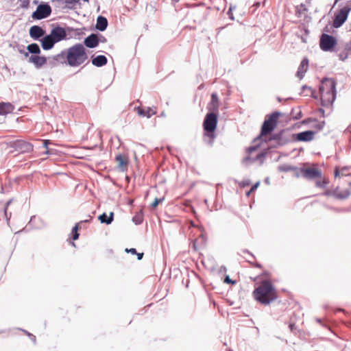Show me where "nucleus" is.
Returning <instances> with one entry per match:
<instances>
[{"label":"nucleus","mask_w":351,"mask_h":351,"mask_svg":"<svg viewBox=\"0 0 351 351\" xmlns=\"http://www.w3.org/2000/svg\"><path fill=\"white\" fill-rule=\"evenodd\" d=\"M254 299L260 304L269 305L278 298V293L271 280H265L253 291Z\"/></svg>","instance_id":"1"},{"label":"nucleus","mask_w":351,"mask_h":351,"mask_svg":"<svg viewBox=\"0 0 351 351\" xmlns=\"http://www.w3.org/2000/svg\"><path fill=\"white\" fill-rule=\"evenodd\" d=\"M337 82L333 78L325 77L319 86L321 105L324 107L332 106L337 97Z\"/></svg>","instance_id":"2"},{"label":"nucleus","mask_w":351,"mask_h":351,"mask_svg":"<svg viewBox=\"0 0 351 351\" xmlns=\"http://www.w3.org/2000/svg\"><path fill=\"white\" fill-rule=\"evenodd\" d=\"M68 65L71 67H76L83 64L88 58L87 51L84 45L76 43L66 49Z\"/></svg>","instance_id":"3"},{"label":"nucleus","mask_w":351,"mask_h":351,"mask_svg":"<svg viewBox=\"0 0 351 351\" xmlns=\"http://www.w3.org/2000/svg\"><path fill=\"white\" fill-rule=\"evenodd\" d=\"M219 114L217 112L212 111L208 112L203 121L204 136L208 137V144L213 145L216 138L215 130L217 127Z\"/></svg>","instance_id":"4"},{"label":"nucleus","mask_w":351,"mask_h":351,"mask_svg":"<svg viewBox=\"0 0 351 351\" xmlns=\"http://www.w3.org/2000/svg\"><path fill=\"white\" fill-rule=\"evenodd\" d=\"M280 115L281 112L279 111H274L272 113L266 115L261 125L260 134L254 139V141L261 139L263 136L270 134L278 125V119Z\"/></svg>","instance_id":"5"},{"label":"nucleus","mask_w":351,"mask_h":351,"mask_svg":"<svg viewBox=\"0 0 351 351\" xmlns=\"http://www.w3.org/2000/svg\"><path fill=\"white\" fill-rule=\"evenodd\" d=\"M51 29L50 35L58 43L66 40L69 37L71 32L74 30V27H61L58 23H53L51 25Z\"/></svg>","instance_id":"6"},{"label":"nucleus","mask_w":351,"mask_h":351,"mask_svg":"<svg viewBox=\"0 0 351 351\" xmlns=\"http://www.w3.org/2000/svg\"><path fill=\"white\" fill-rule=\"evenodd\" d=\"M351 12V3L350 1L342 8H339L334 15L332 27L337 29L341 27L347 21Z\"/></svg>","instance_id":"7"},{"label":"nucleus","mask_w":351,"mask_h":351,"mask_svg":"<svg viewBox=\"0 0 351 351\" xmlns=\"http://www.w3.org/2000/svg\"><path fill=\"white\" fill-rule=\"evenodd\" d=\"M337 45V40L332 35L322 33L319 36V47L323 51L333 52Z\"/></svg>","instance_id":"8"},{"label":"nucleus","mask_w":351,"mask_h":351,"mask_svg":"<svg viewBox=\"0 0 351 351\" xmlns=\"http://www.w3.org/2000/svg\"><path fill=\"white\" fill-rule=\"evenodd\" d=\"M8 146L19 154L30 153L34 150V145L31 143L23 139L10 141Z\"/></svg>","instance_id":"9"},{"label":"nucleus","mask_w":351,"mask_h":351,"mask_svg":"<svg viewBox=\"0 0 351 351\" xmlns=\"http://www.w3.org/2000/svg\"><path fill=\"white\" fill-rule=\"evenodd\" d=\"M52 12L51 7L47 2H40L36 10L32 12V18L34 20H42L49 17Z\"/></svg>","instance_id":"10"},{"label":"nucleus","mask_w":351,"mask_h":351,"mask_svg":"<svg viewBox=\"0 0 351 351\" xmlns=\"http://www.w3.org/2000/svg\"><path fill=\"white\" fill-rule=\"evenodd\" d=\"M67 56L66 49L62 50L60 53L55 55L53 56L49 57V64L51 67L58 66L59 64H66L68 65V58H66Z\"/></svg>","instance_id":"11"},{"label":"nucleus","mask_w":351,"mask_h":351,"mask_svg":"<svg viewBox=\"0 0 351 351\" xmlns=\"http://www.w3.org/2000/svg\"><path fill=\"white\" fill-rule=\"evenodd\" d=\"M316 131L306 130L299 133L293 134V142H309L314 138Z\"/></svg>","instance_id":"12"},{"label":"nucleus","mask_w":351,"mask_h":351,"mask_svg":"<svg viewBox=\"0 0 351 351\" xmlns=\"http://www.w3.org/2000/svg\"><path fill=\"white\" fill-rule=\"evenodd\" d=\"M302 176L307 180H314L322 177V172L317 168L301 167L300 169Z\"/></svg>","instance_id":"13"},{"label":"nucleus","mask_w":351,"mask_h":351,"mask_svg":"<svg viewBox=\"0 0 351 351\" xmlns=\"http://www.w3.org/2000/svg\"><path fill=\"white\" fill-rule=\"evenodd\" d=\"M29 34L33 40L40 42L46 34V31L42 27L34 25L29 28Z\"/></svg>","instance_id":"14"},{"label":"nucleus","mask_w":351,"mask_h":351,"mask_svg":"<svg viewBox=\"0 0 351 351\" xmlns=\"http://www.w3.org/2000/svg\"><path fill=\"white\" fill-rule=\"evenodd\" d=\"M42 49L45 51H49L53 48L57 42L51 37L50 34H45L40 41Z\"/></svg>","instance_id":"15"},{"label":"nucleus","mask_w":351,"mask_h":351,"mask_svg":"<svg viewBox=\"0 0 351 351\" xmlns=\"http://www.w3.org/2000/svg\"><path fill=\"white\" fill-rule=\"evenodd\" d=\"M156 107H141L137 106L135 108V110L138 114L141 117L151 118L153 115L156 114V112L154 110Z\"/></svg>","instance_id":"16"},{"label":"nucleus","mask_w":351,"mask_h":351,"mask_svg":"<svg viewBox=\"0 0 351 351\" xmlns=\"http://www.w3.org/2000/svg\"><path fill=\"white\" fill-rule=\"evenodd\" d=\"M84 46L90 49L95 48L98 46L97 34L92 33L84 40Z\"/></svg>","instance_id":"17"},{"label":"nucleus","mask_w":351,"mask_h":351,"mask_svg":"<svg viewBox=\"0 0 351 351\" xmlns=\"http://www.w3.org/2000/svg\"><path fill=\"white\" fill-rule=\"evenodd\" d=\"M29 62L34 64L37 69L41 68L44 64L47 63V59L45 56H40L38 55H32L28 60Z\"/></svg>","instance_id":"18"},{"label":"nucleus","mask_w":351,"mask_h":351,"mask_svg":"<svg viewBox=\"0 0 351 351\" xmlns=\"http://www.w3.org/2000/svg\"><path fill=\"white\" fill-rule=\"evenodd\" d=\"M286 132H287L286 129H282V130H280V131H278V132H276L274 134L271 133V135L269 136H263L261 139H259V140L261 141L262 143H266L271 142V141H280V138H281L282 134L286 133Z\"/></svg>","instance_id":"19"},{"label":"nucleus","mask_w":351,"mask_h":351,"mask_svg":"<svg viewBox=\"0 0 351 351\" xmlns=\"http://www.w3.org/2000/svg\"><path fill=\"white\" fill-rule=\"evenodd\" d=\"M191 14L198 16L194 19V21L197 23H200L206 17V11L203 6L195 5L191 10Z\"/></svg>","instance_id":"20"},{"label":"nucleus","mask_w":351,"mask_h":351,"mask_svg":"<svg viewBox=\"0 0 351 351\" xmlns=\"http://www.w3.org/2000/svg\"><path fill=\"white\" fill-rule=\"evenodd\" d=\"M15 110V106L10 102H0V115H6L12 113Z\"/></svg>","instance_id":"21"},{"label":"nucleus","mask_w":351,"mask_h":351,"mask_svg":"<svg viewBox=\"0 0 351 351\" xmlns=\"http://www.w3.org/2000/svg\"><path fill=\"white\" fill-rule=\"evenodd\" d=\"M308 66V60L307 58H304L301 61L300 66L296 72V76L300 79H302L304 73L307 71Z\"/></svg>","instance_id":"22"},{"label":"nucleus","mask_w":351,"mask_h":351,"mask_svg":"<svg viewBox=\"0 0 351 351\" xmlns=\"http://www.w3.org/2000/svg\"><path fill=\"white\" fill-rule=\"evenodd\" d=\"M108 25V21L106 17L99 15L97 18L95 29L99 32L105 31Z\"/></svg>","instance_id":"23"},{"label":"nucleus","mask_w":351,"mask_h":351,"mask_svg":"<svg viewBox=\"0 0 351 351\" xmlns=\"http://www.w3.org/2000/svg\"><path fill=\"white\" fill-rule=\"evenodd\" d=\"M91 62L93 65L97 67H101L107 64L108 59L104 55H98L96 56L93 55L91 56Z\"/></svg>","instance_id":"24"},{"label":"nucleus","mask_w":351,"mask_h":351,"mask_svg":"<svg viewBox=\"0 0 351 351\" xmlns=\"http://www.w3.org/2000/svg\"><path fill=\"white\" fill-rule=\"evenodd\" d=\"M350 194L351 191L348 189L339 191V187H336L334 189L333 197L337 199H346L350 195Z\"/></svg>","instance_id":"25"},{"label":"nucleus","mask_w":351,"mask_h":351,"mask_svg":"<svg viewBox=\"0 0 351 351\" xmlns=\"http://www.w3.org/2000/svg\"><path fill=\"white\" fill-rule=\"evenodd\" d=\"M98 220L101 223H105L106 225H110L112 223V222L114 220V213L110 212L109 213V215H107L106 213H102L101 215H99Z\"/></svg>","instance_id":"26"},{"label":"nucleus","mask_w":351,"mask_h":351,"mask_svg":"<svg viewBox=\"0 0 351 351\" xmlns=\"http://www.w3.org/2000/svg\"><path fill=\"white\" fill-rule=\"evenodd\" d=\"M210 107H209V110L215 112L218 111L219 108V98L217 93H213L211 94V101L210 103Z\"/></svg>","instance_id":"27"},{"label":"nucleus","mask_w":351,"mask_h":351,"mask_svg":"<svg viewBox=\"0 0 351 351\" xmlns=\"http://www.w3.org/2000/svg\"><path fill=\"white\" fill-rule=\"evenodd\" d=\"M287 132L286 133H282L281 138H280V143L281 145H283L284 146L289 144L291 142H293V134H290L289 132V129H286Z\"/></svg>","instance_id":"28"},{"label":"nucleus","mask_w":351,"mask_h":351,"mask_svg":"<svg viewBox=\"0 0 351 351\" xmlns=\"http://www.w3.org/2000/svg\"><path fill=\"white\" fill-rule=\"evenodd\" d=\"M269 148L262 150L255 157L252 158V162H255L256 161H259L260 165H262L264 162V159L269 152Z\"/></svg>","instance_id":"29"},{"label":"nucleus","mask_w":351,"mask_h":351,"mask_svg":"<svg viewBox=\"0 0 351 351\" xmlns=\"http://www.w3.org/2000/svg\"><path fill=\"white\" fill-rule=\"evenodd\" d=\"M27 50H28L33 56L39 55L41 52L39 45L35 43L28 45Z\"/></svg>","instance_id":"30"},{"label":"nucleus","mask_w":351,"mask_h":351,"mask_svg":"<svg viewBox=\"0 0 351 351\" xmlns=\"http://www.w3.org/2000/svg\"><path fill=\"white\" fill-rule=\"evenodd\" d=\"M132 221L136 225H140L143 221V210H140L132 219Z\"/></svg>","instance_id":"31"},{"label":"nucleus","mask_w":351,"mask_h":351,"mask_svg":"<svg viewBox=\"0 0 351 351\" xmlns=\"http://www.w3.org/2000/svg\"><path fill=\"white\" fill-rule=\"evenodd\" d=\"M115 160L119 162V169L123 171L124 168L123 167L125 166L128 163L127 160L124 159L123 156L121 154H119L116 156Z\"/></svg>","instance_id":"32"},{"label":"nucleus","mask_w":351,"mask_h":351,"mask_svg":"<svg viewBox=\"0 0 351 351\" xmlns=\"http://www.w3.org/2000/svg\"><path fill=\"white\" fill-rule=\"evenodd\" d=\"M278 169L280 172H289L291 171H294L297 169V168L289 165L284 164L279 165Z\"/></svg>","instance_id":"33"},{"label":"nucleus","mask_w":351,"mask_h":351,"mask_svg":"<svg viewBox=\"0 0 351 351\" xmlns=\"http://www.w3.org/2000/svg\"><path fill=\"white\" fill-rule=\"evenodd\" d=\"M291 116L292 119L294 120H298L302 117V112L299 107L297 108H292Z\"/></svg>","instance_id":"34"},{"label":"nucleus","mask_w":351,"mask_h":351,"mask_svg":"<svg viewBox=\"0 0 351 351\" xmlns=\"http://www.w3.org/2000/svg\"><path fill=\"white\" fill-rule=\"evenodd\" d=\"M315 123L312 125V128L315 129L314 131H316V133H317L319 131H321L323 130L326 125L325 121L315 122Z\"/></svg>","instance_id":"35"},{"label":"nucleus","mask_w":351,"mask_h":351,"mask_svg":"<svg viewBox=\"0 0 351 351\" xmlns=\"http://www.w3.org/2000/svg\"><path fill=\"white\" fill-rule=\"evenodd\" d=\"M78 226L79 223H76L72 228L71 234H72V239L73 240H77L79 239L80 234L78 233Z\"/></svg>","instance_id":"36"},{"label":"nucleus","mask_w":351,"mask_h":351,"mask_svg":"<svg viewBox=\"0 0 351 351\" xmlns=\"http://www.w3.org/2000/svg\"><path fill=\"white\" fill-rule=\"evenodd\" d=\"M328 184V181L326 179L322 180H317L315 182V186L318 188H325Z\"/></svg>","instance_id":"37"},{"label":"nucleus","mask_w":351,"mask_h":351,"mask_svg":"<svg viewBox=\"0 0 351 351\" xmlns=\"http://www.w3.org/2000/svg\"><path fill=\"white\" fill-rule=\"evenodd\" d=\"M20 330L23 331L27 336H28V337H29V339L34 343H36V336L34 335L33 334L29 332L28 331L24 330V329H22V328H19Z\"/></svg>","instance_id":"38"},{"label":"nucleus","mask_w":351,"mask_h":351,"mask_svg":"<svg viewBox=\"0 0 351 351\" xmlns=\"http://www.w3.org/2000/svg\"><path fill=\"white\" fill-rule=\"evenodd\" d=\"M164 197L155 198L154 202L151 204L152 208H156L158 206V205L164 200Z\"/></svg>","instance_id":"39"},{"label":"nucleus","mask_w":351,"mask_h":351,"mask_svg":"<svg viewBox=\"0 0 351 351\" xmlns=\"http://www.w3.org/2000/svg\"><path fill=\"white\" fill-rule=\"evenodd\" d=\"M78 1L79 0H64V3L66 4V8L71 9L73 8V6H71L70 5H74L77 3Z\"/></svg>","instance_id":"40"},{"label":"nucleus","mask_w":351,"mask_h":351,"mask_svg":"<svg viewBox=\"0 0 351 351\" xmlns=\"http://www.w3.org/2000/svg\"><path fill=\"white\" fill-rule=\"evenodd\" d=\"M223 282L226 284H229V285H235L237 283L236 280H232L230 278L229 275L225 276L224 279H223Z\"/></svg>","instance_id":"41"},{"label":"nucleus","mask_w":351,"mask_h":351,"mask_svg":"<svg viewBox=\"0 0 351 351\" xmlns=\"http://www.w3.org/2000/svg\"><path fill=\"white\" fill-rule=\"evenodd\" d=\"M21 1L20 8L27 9L29 6V0H19Z\"/></svg>","instance_id":"42"},{"label":"nucleus","mask_w":351,"mask_h":351,"mask_svg":"<svg viewBox=\"0 0 351 351\" xmlns=\"http://www.w3.org/2000/svg\"><path fill=\"white\" fill-rule=\"evenodd\" d=\"M348 57L347 51H343L339 54V59L341 61H345Z\"/></svg>","instance_id":"43"},{"label":"nucleus","mask_w":351,"mask_h":351,"mask_svg":"<svg viewBox=\"0 0 351 351\" xmlns=\"http://www.w3.org/2000/svg\"><path fill=\"white\" fill-rule=\"evenodd\" d=\"M311 122H317V119L315 118L308 117L302 121V123L304 125L308 124Z\"/></svg>","instance_id":"44"},{"label":"nucleus","mask_w":351,"mask_h":351,"mask_svg":"<svg viewBox=\"0 0 351 351\" xmlns=\"http://www.w3.org/2000/svg\"><path fill=\"white\" fill-rule=\"evenodd\" d=\"M97 34V40H98V45L101 43H105L107 42V39L105 36H102L101 34L99 33H96Z\"/></svg>","instance_id":"45"},{"label":"nucleus","mask_w":351,"mask_h":351,"mask_svg":"<svg viewBox=\"0 0 351 351\" xmlns=\"http://www.w3.org/2000/svg\"><path fill=\"white\" fill-rule=\"evenodd\" d=\"M259 146H260V145L250 146L249 147L247 148V152L248 154H251L253 152L256 151L258 148Z\"/></svg>","instance_id":"46"},{"label":"nucleus","mask_w":351,"mask_h":351,"mask_svg":"<svg viewBox=\"0 0 351 351\" xmlns=\"http://www.w3.org/2000/svg\"><path fill=\"white\" fill-rule=\"evenodd\" d=\"M243 163L246 164L247 165H250L253 163L252 162V157L250 156H245L243 160Z\"/></svg>","instance_id":"47"},{"label":"nucleus","mask_w":351,"mask_h":351,"mask_svg":"<svg viewBox=\"0 0 351 351\" xmlns=\"http://www.w3.org/2000/svg\"><path fill=\"white\" fill-rule=\"evenodd\" d=\"M84 29H85V28H74L73 32H75V36H80L84 34Z\"/></svg>","instance_id":"48"},{"label":"nucleus","mask_w":351,"mask_h":351,"mask_svg":"<svg viewBox=\"0 0 351 351\" xmlns=\"http://www.w3.org/2000/svg\"><path fill=\"white\" fill-rule=\"evenodd\" d=\"M232 9L233 8L232 6H230L227 12V14L229 17L230 19L234 21V16L233 15V13H232Z\"/></svg>","instance_id":"49"},{"label":"nucleus","mask_w":351,"mask_h":351,"mask_svg":"<svg viewBox=\"0 0 351 351\" xmlns=\"http://www.w3.org/2000/svg\"><path fill=\"white\" fill-rule=\"evenodd\" d=\"M12 199H9L3 206L4 215H7V210L10 204L12 203Z\"/></svg>","instance_id":"50"},{"label":"nucleus","mask_w":351,"mask_h":351,"mask_svg":"<svg viewBox=\"0 0 351 351\" xmlns=\"http://www.w3.org/2000/svg\"><path fill=\"white\" fill-rule=\"evenodd\" d=\"M284 145H281V143L280 141H274V144L271 145L269 148H278Z\"/></svg>","instance_id":"51"},{"label":"nucleus","mask_w":351,"mask_h":351,"mask_svg":"<svg viewBox=\"0 0 351 351\" xmlns=\"http://www.w3.org/2000/svg\"><path fill=\"white\" fill-rule=\"evenodd\" d=\"M247 262H248L250 264H251L252 265H253L255 267H257V268H262L263 267L261 263H258V262L253 263L250 260H247Z\"/></svg>","instance_id":"52"},{"label":"nucleus","mask_w":351,"mask_h":351,"mask_svg":"<svg viewBox=\"0 0 351 351\" xmlns=\"http://www.w3.org/2000/svg\"><path fill=\"white\" fill-rule=\"evenodd\" d=\"M333 193H334V189L333 190L326 189L324 192L323 195L329 197V196H333Z\"/></svg>","instance_id":"53"},{"label":"nucleus","mask_w":351,"mask_h":351,"mask_svg":"<svg viewBox=\"0 0 351 351\" xmlns=\"http://www.w3.org/2000/svg\"><path fill=\"white\" fill-rule=\"evenodd\" d=\"M125 251L127 252V253H130L132 254H137V251L135 248H126L125 250Z\"/></svg>","instance_id":"54"},{"label":"nucleus","mask_w":351,"mask_h":351,"mask_svg":"<svg viewBox=\"0 0 351 351\" xmlns=\"http://www.w3.org/2000/svg\"><path fill=\"white\" fill-rule=\"evenodd\" d=\"M250 180H243L241 183H240V186H242V187H245L246 186H248L250 185Z\"/></svg>","instance_id":"55"},{"label":"nucleus","mask_w":351,"mask_h":351,"mask_svg":"<svg viewBox=\"0 0 351 351\" xmlns=\"http://www.w3.org/2000/svg\"><path fill=\"white\" fill-rule=\"evenodd\" d=\"M259 184H260V182H257L255 184H254L251 186L250 191H254L255 190H256V189L258 187Z\"/></svg>","instance_id":"56"},{"label":"nucleus","mask_w":351,"mask_h":351,"mask_svg":"<svg viewBox=\"0 0 351 351\" xmlns=\"http://www.w3.org/2000/svg\"><path fill=\"white\" fill-rule=\"evenodd\" d=\"M242 252L248 254L252 259H255V256L252 252H250L249 250L245 249V250H242Z\"/></svg>","instance_id":"57"},{"label":"nucleus","mask_w":351,"mask_h":351,"mask_svg":"<svg viewBox=\"0 0 351 351\" xmlns=\"http://www.w3.org/2000/svg\"><path fill=\"white\" fill-rule=\"evenodd\" d=\"M345 51H351V40L346 44Z\"/></svg>","instance_id":"58"},{"label":"nucleus","mask_w":351,"mask_h":351,"mask_svg":"<svg viewBox=\"0 0 351 351\" xmlns=\"http://www.w3.org/2000/svg\"><path fill=\"white\" fill-rule=\"evenodd\" d=\"M289 328H290V330L291 332H293L294 330L296 329V326L294 323H290L289 325Z\"/></svg>","instance_id":"59"},{"label":"nucleus","mask_w":351,"mask_h":351,"mask_svg":"<svg viewBox=\"0 0 351 351\" xmlns=\"http://www.w3.org/2000/svg\"><path fill=\"white\" fill-rule=\"evenodd\" d=\"M270 274L268 271H263L261 274L260 276L263 277H268L269 276Z\"/></svg>","instance_id":"60"},{"label":"nucleus","mask_w":351,"mask_h":351,"mask_svg":"<svg viewBox=\"0 0 351 351\" xmlns=\"http://www.w3.org/2000/svg\"><path fill=\"white\" fill-rule=\"evenodd\" d=\"M330 27H329V24L326 25L324 28V33H330Z\"/></svg>","instance_id":"61"},{"label":"nucleus","mask_w":351,"mask_h":351,"mask_svg":"<svg viewBox=\"0 0 351 351\" xmlns=\"http://www.w3.org/2000/svg\"><path fill=\"white\" fill-rule=\"evenodd\" d=\"M18 51L22 54L23 53H25V46H20L18 47Z\"/></svg>","instance_id":"62"},{"label":"nucleus","mask_w":351,"mask_h":351,"mask_svg":"<svg viewBox=\"0 0 351 351\" xmlns=\"http://www.w3.org/2000/svg\"><path fill=\"white\" fill-rule=\"evenodd\" d=\"M50 143V141L49 140H45L44 142H43V147L47 149L48 148V145Z\"/></svg>","instance_id":"63"},{"label":"nucleus","mask_w":351,"mask_h":351,"mask_svg":"<svg viewBox=\"0 0 351 351\" xmlns=\"http://www.w3.org/2000/svg\"><path fill=\"white\" fill-rule=\"evenodd\" d=\"M136 255L137 256V259L138 261H140V260H141L143 258L144 253H143V252H141V253L137 252V254H136Z\"/></svg>","instance_id":"64"}]
</instances>
